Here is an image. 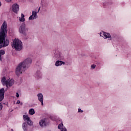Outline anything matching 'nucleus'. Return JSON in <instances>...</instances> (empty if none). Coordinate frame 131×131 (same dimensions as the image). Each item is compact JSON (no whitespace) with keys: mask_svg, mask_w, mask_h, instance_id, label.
Here are the masks:
<instances>
[{"mask_svg":"<svg viewBox=\"0 0 131 131\" xmlns=\"http://www.w3.org/2000/svg\"><path fill=\"white\" fill-rule=\"evenodd\" d=\"M112 0H106L105 2L103 3L104 8H107L109 5H112Z\"/></svg>","mask_w":131,"mask_h":131,"instance_id":"13","label":"nucleus"},{"mask_svg":"<svg viewBox=\"0 0 131 131\" xmlns=\"http://www.w3.org/2000/svg\"><path fill=\"white\" fill-rule=\"evenodd\" d=\"M40 10V7H39V8H38V13L39 12V10Z\"/></svg>","mask_w":131,"mask_h":131,"instance_id":"30","label":"nucleus"},{"mask_svg":"<svg viewBox=\"0 0 131 131\" xmlns=\"http://www.w3.org/2000/svg\"><path fill=\"white\" fill-rule=\"evenodd\" d=\"M29 113L30 115H33V114H35V111H34V109L31 108L29 111Z\"/></svg>","mask_w":131,"mask_h":131,"instance_id":"17","label":"nucleus"},{"mask_svg":"<svg viewBox=\"0 0 131 131\" xmlns=\"http://www.w3.org/2000/svg\"><path fill=\"white\" fill-rule=\"evenodd\" d=\"M20 100H17L16 104H20Z\"/></svg>","mask_w":131,"mask_h":131,"instance_id":"28","label":"nucleus"},{"mask_svg":"<svg viewBox=\"0 0 131 131\" xmlns=\"http://www.w3.org/2000/svg\"><path fill=\"white\" fill-rule=\"evenodd\" d=\"M3 85H6V88L11 87L14 84V79L7 80L6 77H3L1 80Z\"/></svg>","mask_w":131,"mask_h":131,"instance_id":"5","label":"nucleus"},{"mask_svg":"<svg viewBox=\"0 0 131 131\" xmlns=\"http://www.w3.org/2000/svg\"><path fill=\"white\" fill-rule=\"evenodd\" d=\"M6 2H7V3H11V2H12V0H5Z\"/></svg>","mask_w":131,"mask_h":131,"instance_id":"25","label":"nucleus"},{"mask_svg":"<svg viewBox=\"0 0 131 131\" xmlns=\"http://www.w3.org/2000/svg\"><path fill=\"white\" fill-rule=\"evenodd\" d=\"M0 95L5 96V88H2L0 90Z\"/></svg>","mask_w":131,"mask_h":131,"instance_id":"18","label":"nucleus"},{"mask_svg":"<svg viewBox=\"0 0 131 131\" xmlns=\"http://www.w3.org/2000/svg\"><path fill=\"white\" fill-rule=\"evenodd\" d=\"M23 118L24 121H27V124H28V125L31 126V125H33V122H32V121H31V120H30V118L28 117V115H24Z\"/></svg>","mask_w":131,"mask_h":131,"instance_id":"7","label":"nucleus"},{"mask_svg":"<svg viewBox=\"0 0 131 131\" xmlns=\"http://www.w3.org/2000/svg\"><path fill=\"white\" fill-rule=\"evenodd\" d=\"M19 93H16V98H19Z\"/></svg>","mask_w":131,"mask_h":131,"instance_id":"27","label":"nucleus"},{"mask_svg":"<svg viewBox=\"0 0 131 131\" xmlns=\"http://www.w3.org/2000/svg\"><path fill=\"white\" fill-rule=\"evenodd\" d=\"M39 124L41 127H46L49 125V123L47 121V118H44L39 121Z\"/></svg>","mask_w":131,"mask_h":131,"instance_id":"8","label":"nucleus"},{"mask_svg":"<svg viewBox=\"0 0 131 131\" xmlns=\"http://www.w3.org/2000/svg\"><path fill=\"white\" fill-rule=\"evenodd\" d=\"M3 109V105L0 106V111Z\"/></svg>","mask_w":131,"mask_h":131,"instance_id":"29","label":"nucleus"},{"mask_svg":"<svg viewBox=\"0 0 131 131\" xmlns=\"http://www.w3.org/2000/svg\"><path fill=\"white\" fill-rule=\"evenodd\" d=\"M37 18V12L36 11H32V15L29 17V20H34Z\"/></svg>","mask_w":131,"mask_h":131,"instance_id":"11","label":"nucleus"},{"mask_svg":"<svg viewBox=\"0 0 131 131\" xmlns=\"http://www.w3.org/2000/svg\"><path fill=\"white\" fill-rule=\"evenodd\" d=\"M21 18H24V17H25V15H24V14H23V13H21Z\"/></svg>","mask_w":131,"mask_h":131,"instance_id":"26","label":"nucleus"},{"mask_svg":"<svg viewBox=\"0 0 131 131\" xmlns=\"http://www.w3.org/2000/svg\"><path fill=\"white\" fill-rule=\"evenodd\" d=\"M78 113H82V112H83V111L81 110V108H78Z\"/></svg>","mask_w":131,"mask_h":131,"instance_id":"22","label":"nucleus"},{"mask_svg":"<svg viewBox=\"0 0 131 131\" xmlns=\"http://www.w3.org/2000/svg\"><path fill=\"white\" fill-rule=\"evenodd\" d=\"M3 106V104H2V103L0 102V106Z\"/></svg>","mask_w":131,"mask_h":131,"instance_id":"33","label":"nucleus"},{"mask_svg":"<svg viewBox=\"0 0 131 131\" xmlns=\"http://www.w3.org/2000/svg\"><path fill=\"white\" fill-rule=\"evenodd\" d=\"M64 125L63 124V123H61L60 124H59L58 126V129H61L62 128H63Z\"/></svg>","mask_w":131,"mask_h":131,"instance_id":"19","label":"nucleus"},{"mask_svg":"<svg viewBox=\"0 0 131 131\" xmlns=\"http://www.w3.org/2000/svg\"><path fill=\"white\" fill-rule=\"evenodd\" d=\"M100 36H102V33L101 32L100 33Z\"/></svg>","mask_w":131,"mask_h":131,"instance_id":"32","label":"nucleus"},{"mask_svg":"<svg viewBox=\"0 0 131 131\" xmlns=\"http://www.w3.org/2000/svg\"><path fill=\"white\" fill-rule=\"evenodd\" d=\"M6 54V52L4 50H0V60L2 62V55H5Z\"/></svg>","mask_w":131,"mask_h":131,"instance_id":"16","label":"nucleus"},{"mask_svg":"<svg viewBox=\"0 0 131 131\" xmlns=\"http://www.w3.org/2000/svg\"><path fill=\"white\" fill-rule=\"evenodd\" d=\"M53 58L55 60H57L55 62V66L58 67L61 65H65V62L63 61L64 60V56L62 55V53L59 51H56L53 56Z\"/></svg>","mask_w":131,"mask_h":131,"instance_id":"3","label":"nucleus"},{"mask_svg":"<svg viewBox=\"0 0 131 131\" xmlns=\"http://www.w3.org/2000/svg\"><path fill=\"white\" fill-rule=\"evenodd\" d=\"M8 24L5 21L0 29V49L8 47L10 45V40L8 38H6L8 33Z\"/></svg>","mask_w":131,"mask_h":131,"instance_id":"1","label":"nucleus"},{"mask_svg":"<svg viewBox=\"0 0 131 131\" xmlns=\"http://www.w3.org/2000/svg\"><path fill=\"white\" fill-rule=\"evenodd\" d=\"M20 104L21 106H22V105H23V103H22V102H20Z\"/></svg>","mask_w":131,"mask_h":131,"instance_id":"31","label":"nucleus"},{"mask_svg":"<svg viewBox=\"0 0 131 131\" xmlns=\"http://www.w3.org/2000/svg\"><path fill=\"white\" fill-rule=\"evenodd\" d=\"M19 6L17 4H14L12 7V11L15 14H17L19 11Z\"/></svg>","mask_w":131,"mask_h":131,"instance_id":"9","label":"nucleus"},{"mask_svg":"<svg viewBox=\"0 0 131 131\" xmlns=\"http://www.w3.org/2000/svg\"><path fill=\"white\" fill-rule=\"evenodd\" d=\"M61 131H67V129L64 127L61 129Z\"/></svg>","mask_w":131,"mask_h":131,"instance_id":"23","label":"nucleus"},{"mask_svg":"<svg viewBox=\"0 0 131 131\" xmlns=\"http://www.w3.org/2000/svg\"><path fill=\"white\" fill-rule=\"evenodd\" d=\"M1 6H2V3L0 2V7H1Z\"/></svg>","mask_w":131,"mask_h":131,"instance_id":"34","label":"nucleus"},{"mask_svg":"<svg viewBox=\"0 0 131 131\" xmlns=\"http://www.w3.org/2000/svg\"><path fill=\"white\" fill-rule=\"evenodd\" d=\"M91 68H92V69H95V68H96V65L95 64H92L91 66Z\"/></svg>","mask_w":131,"mask_h":131,"instance_id":"24","label":"nucleus"},{"mask_svg":"<svg viewBox=\"0 0 131 131\" xmlns=\"http://www.w3.org/2000/svg\"><path fill=\"white\" fill-rule=\"evenodd\" d=\"M32 63V59L31 58H27L25 59L24 61L20 62L16 68L15 73L17 76L21 74L23 71H25L26 69H28L30 67V65Z\"/></svg>","mask_w":131,"mask_h":131,"instance_id":"2","label":"nucleus"},{"mask_svg":"<svg viewBox=\"0 0 131 131\" xmlns=\"http://www.w3.org/2000/svg\"><path fill=\"white\" fill-rule=\"evenodd\" d=\"M37 97L38 101L41 102V105L43 106V95L41 93H39L37 94Z\"/></svg>","mask_w":131,"mask_h":131,"instance_id":"10","label":"nucleus"},{"mask_svg":"<svg viewBox=\"0 0 131 131\" xmlns=\"http://www.w3.org/2000/svg\"><path fill=\"white\" fill-rule=\"evenodd\" d=\"M19 21L20 22H24V21H25V18L23 17H19Z\"/></svg>","mask_w":131,"mask_h":131,"instance_id":"21","label":"nucleus"},{"mask_svg":"<svg viewBox=\"0 0 131 131\" xmlns=\"http://www.w3.org/2000/svg\"><path fill=\"white\" fill-rule=\"evenodd\" d=\"M4 98H5L4 95H0V102H2L4 100Z\"/></svg>","mask_w":131,"mask_h":131,"instance_id":"20","label":"nucleus"},{"mask_svg":"<svg viewBox=\"0 0 131 131\" xmlns=\"http://www.w3.org/2000/svg\"><path fill=\"white\" fill-rule=\"evenodd\" d=\"M12 48L15 49V51H21L23 49L22 41L19 39H14L13 41Z\"/></svg>","mask_w":131,"mask_h":131,"instance_id":"4","label":"nucleus"},{"mask_svg":"<svg viewBox=\"0 0 131 131\" xmlns=\"http://www.w3.org/2000/svg\"><path fill=\"white\" fill-rule=\"evenodd\" d=\"M103 35H104V38L105 39H107V38H108L110 40H111V39H112V37H111V35L109 33H106L103 32Z\"/></svg>","mask_w":131,"mask_h":131,"instance_id":"12","label":"nucleus"},{"mask_svg":"<svg viewBox=\"0 0 131 131\" xmlns=\"http://www.w3.org/2000/svg\"><path fill=\"white\" fill-rule=\"evenodd\" d=\"M41 73L40 72V71H37L36 72V73L35 74V77H36V78H37V79H39L40 78H41Z\"/></svg>","mask_w":131,"mask_h":131,"instance_id":"14","label":"nucleus"},{"mask_svg":"<svg viewBox=\"0 0 131 131\" xmlns=\"http://www.w3.org/2000/svg\"><path fill=\"white\" fill-rule=\"evenodd\" d=\"M23 129H24V131H27L28 130V125H27V123L24 122L23 123L22 125Z\"/></svg>","mask_w":131,"mask_h":131,"instance_id":"15","label":"nucleus"},{"mask_svg":"<svg viewBox=\"0 0 131 131\" xmlns=\"http://www.w3.org/2000/svg\"><path fill=\"white\" fill-rule=\"evenodd\" d=\"M26 31H28V29L26 28L25 23H24L19 28V33L23 34L24 36H26L27 35Z\"/></svg>","mask_w":131,"mask_h":131,"instance_id":"6","label":"nucleus"}]
</instances>
